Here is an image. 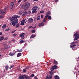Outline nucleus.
Listing matches in <instances>:
<instances>
[{"label": "nucleus", "mask_w": 79, "mask_h": 79, "mask_svg": "<svg viewBox=\"0 0 79 79\" xmlns=\"http://www.w3.org/2000/svg\"><path fill=\"white\" fill-rule=\"evenodd\" d=\"M6 10L7 11L8 10V7H5L4 8V9H3L2 10H0V13L2 15H5V12L6 11Z\"/></svg>", "instance_id": "1"}, {"label": "nucleus", "mask_w": 79, "mask_h": 79, "mask_svg": "<svg viewBox=\"0 0 79 79\" xmlns=\"http://www.w3.org/2000/svg\"><path fill=\"white\" fill-rule=\"evenodd\" d=\"M37 8H38V7L37 6H35L32 8V13L33 14L37 13Z\"/></svg>", "instance_id": "2"}, {"label": "nucleus", "mask_w": 79, "mask_h": 79, "mask_svg": "<svg viewBox=\"0 0 79 79\" xmlns=\"http://www.w3.org/2000/svg\"><path fill=\"white\" fill-rule=\"evenodd\" d=\"M74 36H75V38L74 39L75 40H78L79 38V34L78 33L76 32L74 34Z\"/></svg>", "instance_id": "3"}, {"label": "nucleus", "mask_w": 79, "mask_h": 79, "mask_svg": "<svg viewBox=\"0 0 79 79\" xmlns=\"http://www.w3.org/2000/svg\"><path fill=\"white\" fill-rule=\"evenodd\" d=\"M30 6V3L29 2H27L24 4V7L25 8H26L27 9L29 8Z\"/></svg>", "instance_id": "4"}, {"label": "nucleus", "mask_w": 79, "mask_h": 79, "mask_svg": "<svg viewBox=\"0 0 79 79\" xmlns=\"http://www.w3.org/2000/svg\"><path fill=\"white\" fill-rule=\"evenodd\" d=\"M11 23L13 26H16L18 24V20H17L16 21L14 20L11 22Z\"/></svg>", "instance_id": "5"}, {"label": "nucleus", "mask_w": 79, "mask_h": 79, "mask_svg": "<svg viewBox=\"0 0 79 79\" xmlns=\"http://www.w3.org/2000/svg\"><path fill=\"white\" fill-rule=\"evenodd\" d=\"M14 21H16V20H18V19H17V18H20V16H19V15H15L14 17Z\"/></svg>", "instance_id": "6"}, {"label": "nucleus", "mask_w": 79, "mask_h": 79, "mask_svg": "<svg viewBox=\"0 0 79 79\" xmlns=\"http://www.w3.org/2000/svg\"><path fill=\"white\" fill-rule=\"evenodd\" d=\"M52 75L49 74H48L46 77V79H52Z\"/></svg>", "instance_id": "7"}, {"label": "nucleus", "mask_w": 79, "mask_h": 79, "mask_svg": "<svg viewBox=\"0 0 79 79\" xmlns=\"http://www.w3.org/2000/svg\"><path fill=\"white\" fill-rule=\"evenodd\" d=\"M27 21L28 23H30V24H31L33 22V19L32 18H30Z\"/></svg>", "instance_id": "8"}, {"label": "nucleus", "mask_w": 79, "mask_h": 79, "mask_svg": "<svg viewBox=\"0 0 79 79\" xmlns=\"http://www.w3.org/2000/svg\"><path fill=\"white\" fill-rule=\"evenodd\" d=\"M24 75H22L19 76V79H24Z\"/></svg>", "instance_id": "9"}, {"label": "nucleus", "mask_w": 79, "mask_h": 79, "mask_svg": "<svg viewBox=\"0 0 79 79\" xmlns=\"http://www.w3.org/2000/svg\"><path fill=\"white\" fill-rule=\"evenodd\" d=\"M25 35V33H22L21 34H20V37L21 38H22L23 39H24V35Z\"/></svg>", "instance_id": "10"}, {"label": "nucleus", "mask_w": 79, "mask_h": 79, "mask_svg": "<svg viewBox=\"0 0 79 79\" xmlns=\"http://www.w3.org/2000/svg\"><path fill=\"white\" fill-rule=\"evenodd\" d=\"M15 3L13 2H12L10 3V6L11 8H14L15 6L14 5Z\"/></svg>", "instance_id": "11"}, {"label": "nucleus", "mask_w": 79, "mask_h": 79, "mask_svg": "<svg viewBox=\"0 0 79 79\" xmlns=\"http://www.w3.org/2000/svg\"><path fill=\"white\" fill-rule=\"evenodd\" d=\"M44 23L42 22L38 24V26H39V27H40V26H44Z\"/></svg>", "instance_id": "12"}, {"label": "nucleus", "mask_w": 79, "mask_h": 79, "mask_svg": "<svg viewBox=\"0 0 79 79\" xmlns=\"http://www.w3.org/2000/svg\"><path fill=\"white\" fill-rule=\"evenodd\" d=\"M25 21V20L24 19L23 20L21 21L20 25H24V22Z\"/></svg>", "instance_id": "13"}, {"label": "nucleus", "mask_w": 79, "mask_h": 79, "mask_svg": "<svg viewBox=\"0 0 79 79\" xmlns=\"http://www.w3.org/2000/svg\"><path fill=\"white\" fill-rule=\"evenodd\" d=\"M24 78H25V79H29L30 78L27 75H24Z\"/></svg>", "instance_id": "14"}, {"label": "nucleus", "mask_w": 79, "mask_h": 79, "mask_svg": "<svg viewBox=\"0 0 79 79\" xmlns=\"http://www.w3.org/2000/svg\"><path fill=\"white\" fill-rule=\"evenodd\" d=\"M6 27V24H4L2 27L3 29H5Z\"/></svg>", "instance_id": "15"}, {"label": "nucleus", "mask_w": 79, "mask_h": 79, "mask_svg": "<svg viewBox=\"0 0 79 79\" xmlns=\"http://www.w3.org/2000/svg\"><path fill=\"white\" fill-rule=\"evenodd\" d=\"M51 15V13L50 11H48L46 13V15H48L49 16V15Z\"/></svg>", "instance_id": "16"}, {"label": "nucleus", "mask_w": 79, "mask_h": 79, "mask_svg": "<svg viewBox=\"0 0 79 79\" xmlns=\"http://www.w3.org/2000/svg\"><path fill=\"white\" fill-rule=\"evenodd\" d=\"M4 48L5 49H8L10 48V46L8 45H6L4 47Z\"/></svg>", "instance_id": "17"}, {"label": "nucleus", "mask_w": 79, "mask_h": 79, "mask_svg": "<svg viewBox=\"0 0 79 79\" xmlns=\"http://www.w3.org/2000/svg\"><path fill=\"white\" fill-rule=\"evenodd\" d=\"M54 64H56V65H57L58 64V62L56 60H54Z\"/></svg>", "instance_id": "18"}, {"label": "nucleus", "mask_w": 79, "mask_h": 79, "mask_svg": "<svg viewBox=\"0 0 79 79\" xmlns=\"http://www.w3.org/2000/svg\"><path fill=\"white\" fill-rule=\"evenodd\" d=\"M54 78L56 79H60V77L58 76V75H56L54 77Z\"/></svg>", "instance_id": "19"}, {"label": "nucleus", "mask_w": 79, "mask_h": 79, "mask_svg": "<svg viewBox=\"0 0 79 79\" xmlns=\"http://www.w3.org/2000/svg\"><path fill=\"white\" fill-rule=\"evenodd\" d=\"M76 44H73L70 45V48H73H73H75L74 46H76Z\"/></svg>", "instance_id": "20"}, {"label": "nucleus", "mask_w": 79, "mask_h": 79, "mask_svg": "<svg viewBox=\"0 0 79 79\" xmlns=\"http://www.w3.org/2000/svg\"><path fill=\"white\" fill-rule=\"evenodd\" d=\"M20 26L19 24L18 23L17 25H16V28H18V27H19Z\"/></svg>", "instance_id": "21"}, {"label": "nucleus", "mask_w": 79, "mask_h": 79, "mask_svg": "<svg viewBox=\"0 0 79 79\" xmlns=\"http://www.w3.org/2000/svg\"><path fill=\"white\" fill-rule=\"evenodd\" d=\"M54 69H56V68H57V66L56 65H54L53 66H52Z\"/></svg>", "instance_id": "22"}, {"label": "nucleus", "mask_w": 79, "mask_h": 79, "mask_svg": "<svg viewBox=\"0 0 79 79\" xmlns=\"http://www.w3.org/2000/svg\"><path fill=\"white\" fill-rule=\"evenodd\" d=\"M17 56V57H19V56H21V53H18Z\"/></svg>", "instance_id": "23"}, {"label": "nucleus", "mask_w": 79, "mask_h": 79, "mask_svg": "<svg viewBox=\"0 0 79 79\" xmlns=\"http://www.w3.org/2000/svg\"><path fill=\"white\" fill-rule=\"evenodd\" d=\"M35 37V35H33L31 36L30 38H34V37Z\"/></svg>", "instance_id": "24"}, {"label": "nucleus", "mask_w": 79, "mask_h": 79, "mask_svg": "<svg viewBox=\"0 0 79 79\" xmlns=\"http://www.w3.org/2000/svg\"><path fill=\"white\" fill-rule=\"evenodd\" d=\"M49 74H50V75H52L53 74V72L52 71H50L49 72Z\"/></svg>", "instance_id": "25"}, {"label": "nucleus", "mask_w": 79, "mask_h": 79, "mask_svg": "<svg viewBox=\"0 0 79 79\" xmlns=\"http://www.w3.org/2000/svg\"><path fill=\"white\" fill-rule=\"evenodd\" d=\"M8 68H9V67L8 65H6L5 66V68L6 70H7L8 69Z\"/></svg>", "instance_id": "26"}, {"label": "nucleus", "mask_w": 79, "mask_h": 79, "mask_svg": "<svg viewBox=\"0 0 79 79\" xmlns=\"http://www.w3.org/2000/svg\"><path fill=\"white\" fill-rule=\"evenodd\" d=\"M37 21H39V20H40V16H38L37 18Z\"/></svg>", "instance_id": "27"}, {"label": "nucleus", "mask_w": 79, "mask_h": 79, "mask_svg": "<svg viewBox=\"0 0 79 79\" xmlns=\"http://www.w3.org/2000/svg\"><path fill=\"white\" fill-rule=\"evenodd\" d=\"M22 51H23V50L20 49V50H17V52H22Z\"/></svg>", "instance_id": "28"}, {"label": "nucleus", "mask_w": 79, "mask_h": 79, "mask_svg": "<svg viewBox=\"0 0 79 79\" xmlns=\"http://www.w3.org/2000/svg\"><path fill=\"white\" fill-rule=\"evenodd\" d=\"M54 69H55L53 67H52L50 69V70L51 71H53Z\"/></svg>", "instance_id": "29"}, {"label": "nucleus", "mask_w": 79, "mask_h": 79, "mask_svg": "<svg viewBox=\"0 0 79 79\" xmlns=\"http://www.w3.org/2000/svg\"><path fill=\"white\" fill-rule=\"evenodd\" d=\"M14 54L15 53H10L9 54V55L10 56H13V55H14Z\"/></svg>", "instance_id": "30"}, {"label": "nucleus", "mask_w": 79, "mask_h": 79, "mask_svg": "<svg viewBox=\"0 0 79 79\" xmlns=\"http://www.w3.org/2000/svg\"><path fill=\"white\" fill-rule=\"evenodd\" d=\"M3 39H4V37L3 36H2L0 39V41H2Z\"/></svg>", "instance_id": "31"}, {"label": "nucleus", "mask_w": 79, "mask_h": 79, "mask_svg": "<svg viewBox=\"0 0 79 79\" xmlns=\"http://www.w3.org/2000/svg\"><path fill=\"white\" fill-rule=\"evenodd\" d=\"M48 19H49V20H51V19H52V17H51V16H49L48 17Z\"/></svg>", "instance_id": "32"}, {"label": "nucleus", "mask_w": 79, "mask_h": 79, "mask_svg": "<svg viewBox=\"0 0 79 79\" xmlns=\"http://www.w3.org/2000/svg\"><path fill=\"white\" fill-rule=\"evenodd\" d=\"M45 12V11L44 10H41V11H40V13L41 14V13H43Z\"/></svg>", "instance_id": "33"}, {"label": "nucleus", "mask_w": 79, "mask_h": 79, "mask_svg": "<svg viewBox=\"0 0 79 79\" xmlns=\"http://www.w3.org/2000/svg\"><path fill=\"white\" fill-rule=\"evenodd\" d=\"M23 13V11L22 10H21L19 12V14H20L21 15H22Z\"/></svg>", "instance_id": "34"}, {"label": "nucleus", "mask_w": 79, "mask_h": 79, "mask_svg": "<svg viewBox=\"0 0 79 79\" xmlns=\"http://www.w3.org/2000/svg\"><path fill=\"white\" fill-rule=\"evenodd\" d=\"M10 21H14V18L13 17H12L10 19Z\"/></svg>", "instance_id": "35"}, {"label": "nucleus", "mask_w": 79, "mask_h": 79, "mask_svg": "<svg viewBox=\"0 0 79 79\" xmlns=\"http://www.w3.org/2000/svg\"><path fill=\"white\" fill-rule=\"evenodd\" d=\"M26 69H27V68H26V69H23V73H25V72H26V70H27Z\"/></svg>", "instance_id": "36"}, {"label": "nucleus", "mask_w": 79, "mask_h": 79, "mask_svg": "<svg viewBox=\"0 0 79 79\" xmlns=\"http://www.w3.org/2000/svg\"><path fill=\"white\" fill-rule=\"evenodd\" d=\"M34 74H33L31 75V76H30V77H33L34 76Z\"/></svg>", "instance_id": "37"}, {"label": "nucleus", "mask_w": 79, "mask_h": 79, "mask_svg": "<svg viewBox=\"0 0 79 79\" xmlns=\"http://www.w3.org/2000/svg\"><path fill=\"white\" fill-rule=\"evenodd\" d=\"M24 41H23V40H21L20 41V43H24Z\"/></svg>", "instance_id": "38"}, {"label": "nucleus", "mask_w": 79, "mask_h": 79, "mask_svg": "<svg viewBox=\"0 0 79 79\" xmlns=\"http://www.w3.org/2000/svg\"><path fill=\"white\" fill-rule=\"evenodd\" d=\"M35 30H33L31 31V32H32V33H34V32H35Z\"/></svg>", "instance_id": "39"}, {"label": "nucleus", "mask_w": 79, "mask_h": 79, "mask_svg": "<svg viewBox=\"0 0 79 79\" xmlns=\"http://www.w3.org/2000/svg\"><path fill=\"white\" fill-rule=\"evenodd\" d=\"M14 67V65H11L10 67V69H11L12 68Z\"/></svg>", "instance_id": "40"}, {"label": "nucleus", "mask_w": 79, "mask_h": 79, "mask_svg": "<svg viewBox=\"0 0 79 79\" xmlns=\"http://www.w3.org/2000/svg\"><path fill=\"white\" fill-rule=\"evenodd\" d=\"M16 35H17V34L15 33V34H13V37H15V36H16Z\"/></svg>", "instance_id": "41"}, {"label": "nucleus", "mask_w": 79, "mask_h": 79, "mask_svg": "<svg viewBox=\"0 0 79 79\" xmlns=\"http://www.w3.org/2000/svg\"><path fill=\"white\" fill-rule=\"evenodd\" d=\"M10 30V29L9 28H8V29H6L5 30L6 31H8Z\"/></svg>", "instance_id": "42"}, {"label": "nucleus", "mask_w": 79, "mask_h": 79, "mask_svg": "<svg viewBox=\"0 0 79 79\" xmlns=\"http://www.w3.org/2000/svg\"><path fill=\"white\" fill-rule=\"evenodd\" d=\"M46 19L44 18V19L43 21L44 23L46 22Z\"/></svg>", "instance_id": "43"}, {"label": "nucleus", "mask_w": 79, "mask_h": 79, "mask_svg": "<svg viewBox=\"0 0 79 79\" xmlns=\"http://www.w3.org/2000/svg\"><path fill=\"white\" fill-rule=\"evenodd\" d=\"M31 27H32V28H33V27H32V26H29V27L28 28V29H31Z\"/></svg>", "instance_id": "44"}, {"label": "nucleus", "mask_w": 79, "mask_h": 79, "mask_svg": "<svg viewBox=\"0 0 79 79\" xmlns=\"http://www.w3.org/2000/svg\"><path fill=\"white\" fill-rule=\"evenodd\" d=\"M46 16H45V19H46V18H48V15H46Z\"/></svg>", "instance_id": "45"}, {"label": "nucleus", "mask_w": 79, "mask_h": 79, "mask_svg": "<svg viewBox=\"0 0 79 79\" xmlns=\"http://www.w3.org/2000/svg\"><path fill=\"white\" fill-rule=\"evenodd\" d=\"M15 31H13L11 32V33H12V34H13V33H15Z\"/></svg>", "instance_id": "46"}, {"label": "nucleus", "mask_w": 79, "mask_h": 79, "mask_svg": "<svg viewBox=\"0 0 79 79\" xmlns=\"http://www.w3.org/2000/svg\"><path fill=\"white\" fill-rule=\"evenodd\" d=\"M43 17H44V15H41V18H43Z\"/></svg>", "instance_id": "47"}, {"label": "nucleus", "mask_w": 79, "mask_h": 79, "mask_svg": "<svg viewBox=\"0 0 79 79\" xmlns=\"http://www.w3.org/2000/svg\"><path fill=\"white\" fill-rule=\"evenodd\" d=\"M22 1V0H19L18 1V3H20V2H21Z\"/></svg>", "instance_id": "48"}, {"label": "nucleus", "mask_w": 79, "mask_h": 79, "mask_svg": "<svg viewBox=\"0 0 79 79\" xmlns=\"http://www.w3.org/2000/svg\"><path fill=\"white\" fill-rule=\"evenodd\" d=\"M35 79H38V78H37V76H35Z\"/></svg>", "instance_id": "49"}, {"label": "nucleus", "mask_w": 79, "mask_h": 79, "mask_svg": "<svg viewBox=\"0 0 79 79\" xmlns=\"http://www.w3.org/2000/svg\"><path fill=\"white\" fill-rule=\"evenodd\" d=\"M25 15H26V14H23V16H25Z\"/></svg>", "instance_id": "50"}, {"label": "nucleus", "mask_w": 79, "mask_h": 79, "mask_svg": "<svg viewBox=\"0 0 79 79\" xmlns=\"http://www.w3.org/2000/svg\"><path fill=\"white\" fill-rule=\"evenodd\" d=\"M33 1H35V2H37L38 0H32Z\"/></svg>", "instance_id": "51"}, {"label": "nucleus", "mask_w": 79, "mask_h": 79, "mask_svg": "<svg viewBox=\"0 0 79 79\" xmlns=\"http://www.w3.org/2000/svg\"><path fill=\"white\" fill-rule=\"evenodd\" d=\"M24 13L25 14H27V11H25V12H24Z\"/></svg>", "instance_id": "52"}, {"label": "nucleus", "mask_w": 79, "mask_h": 79, "mask_svg": "<svg viewBox=\"0 0 79 79\" xmlns=\"http://www.w3.org/2000/svg\"><path fill=\"white\" fill-rule=\"evenodd\" d=\"M18 1V0H14V2H16Z\"/></svg>", "instance_id": "53"}, {"label": "nucleus", "mask_w": 79, "mask_h": 79, "mask_svg": "<svg viewBox=\"0 0 79 79\" xmlns=\"http://www.w3.org/2000/svg\"><path fill=\"white\" fill-rule=\"evenodd\" d=\"M28 13L31 14V11H28Z\"/></svg>", "instance_id": "54"}, {"label": "nucleus", "mask_w": 79, "mask_h": 79, "mask_svg": "<svg viewBox=\"0 0 79 79\" xmlns=\"http://www.w3.org/2000/svg\"><path fill=\"white\" fill-rule=\"evenodd\" d=\"M55 0V2H58V0Z\"/></svg>", "instance_id": "55"}, {"label": "nucleus", "mask_w": 79, "mask_h": 79, "mask_svg": "<svg viewBox=\"0 0 79 79\" xmlns=\"http://www.w3.org/2000/svg\"><path fill=\"white\" fill-rule=\"evenodd\" d=\"M2 32H0V35H2Z\"/></svg>", "instance_id": "56"}, {"label": "nucleus", "mask_w": 79, "mask_h": 79, "mask_svg": "<svg viewBox=\"0 0 79 79\" xmlns=\"http://www.w3.org/2000/svg\"><path fill=\"white\" fill-rule=\"evenodd\" d=\"M27 0H23V2H27Z\"/></svg>", "instance_id": "57"}, {"label": "nucleus", "mask_w": 79, "mask_h": 79, "mask_svg": "<svg viewBox=\"0 0 79 79\" xmlns=\"http://www.w3.org/2000/svg\"><path fill=\"white\" fill-rule=\"evenodd\" d=\"M44 6H45V5H43L42 6V7H44Z\"/></svg>", "instance_id": "58"}, {"label": "nucleus", "mask_w": 79, "mask_h": 79, "mask_svg": "<svg viewBox=\"0 0 79 79\" xmlns=\"http://www.w3.org/2000/svg\"><path fill=\"white\" fill-rule=\"evenodd\" d=\"M0 18H2V16H0Z\"/></svg>", "instance_id": "59"}, {"label": "nucleus", "mask_w": 79, "mask_h": 79, "mask_svg": "<svg viewBox=\"0 0 79 79\" xmlns=\"http://www.w3.org/2000/svg\"><path fill=\"white\" fill-rule=\"evenodd\" d=\"M72 43H73V44H75L76 43H75L74 42H73Z\"/></svg>", "instance_id": "60"}, {"label": "nucleus", "mask_w": 79, "mask_h": 79, "mask_svg": "<svg viewBox=\"0 0 79 79\" xmlns=\"http://www.w3.org/2000/svg\"><path fill=\"white\" fill-rule=\"evenodd\" d=\"M0 56H1V53L0 52Z\"/></svg>", "instance_id": "61"}, {"label": "nucleus", "mask_w": 79, "mask_h": 79, "mask_svg": "<svg viewBox=\"0 0 79 79\" xmlns=\"http://www.w3.org/2000/svg\"><path fill=\"white\" fill-rule=\"evenodd\" d=\"M49 61L50 62L51 61V60H49Z\"/></svg>", "instance_id": "62"}, {"label": "nucleus", "mask_w": 79, "mask_h": 79, "mask_svg": "<svg viewBox=\"0 0 79 79\" xmlns=\"http://www.w3.org/2000/svg\"><path fill=\"white\" fill-rule=\"evenodd\" d=\"M46 21L47 20V18H46Z\"/></svg>", "instance_id": "63"}, {"label": "nucleus", "mask_w": 79, "mask_h": 79, "mask_svg": "<svg viewBox=\"0 0 79 79\" xmlns=\"http://www.w3.org/2000/svg\"><path fill=\"white\" fill-rule=\"evenodd\" d=\"M26 20V19H25ZM25 22H27L26 21H25Z\"/></svg>", "instance_id": "64"}]
</instances>
